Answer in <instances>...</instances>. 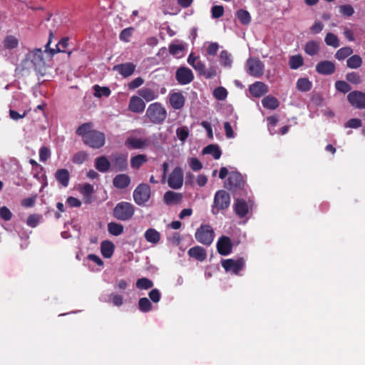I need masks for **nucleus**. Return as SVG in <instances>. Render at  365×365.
<instances>
[{
    "label": "nucleus",
    "instance_id": "1",
    "mask_svg": "<svg viewBox=\"0 0 365 365\" xmlns=\"http://www.w3.org/2000/svg\"><path fill=\"white\" fill-rule=\"evenodd\" d=\"M25 60L30 62L36 73L43 76L46 72V65L43 57V51L41 48H34L28 52Z\"/></svg>",
    "mask_w": 365,
    "mask_h": 365
},
{
    "label": "nucleus",
    "instance_id": "2",
    "mask_svg": "<svg viewBox=\"0 0 365 365\" xmlns=\"http://www.w3.org/2000/svg\"><path fill=\"white\" fill-rule=\"evenodd\" d=\"M135 211V207L132 203L123 201L116 204L113 215L118 220L128 221L133 217Z\"/></svg>",
    "mask_w": 365,
    "mask_h": 365
},
{
    "label": "nucleus",
    "instance_id": "3",
    "mask_svg": "<svg viewBox=\"0 0 365 365\" xmlns=\"http://www.w3.org/2000/svg\"><path fill=\"white\" fill-rule=\"evenodd\" d=\"M146 116L154 124H162L167 118V111L160 103L155 102L149 105Z\"/></svg>",
    "mask_w": 365,
    "mask_h": 365
},
{
    "label": "nucleus",
    "instance_id": "4",
    "mask_svg": "<svg viewBox=\"0 0 365 365\" xmlns=\"http://www.w3.org/2000/svg\"><path fill=\"white\" fill-rule=\"evenodd\" d=\"M230 204V196L225 190H218L214 197L212 212L214 215L219 213L220 210H226Z\"/></svg>",
    "mask_w": 365,
    "mask_h": 365
},
{
    "label": "nucleus",
    "instance_id": "5",
    "mask_svg": "<svg viewBox=\"0 0 365 365\" xmlns=\"http://www.w3.org/2000/svg\"><path fill=\"white\" fill-rule=\"evenodd\" d=\"M245 180L241 173L232 171L225 182V187L234 193L241 191L245 186Z\"/></svg>",
    "mask_w": 365,
    "mask_h": 365
},
{
    "label": "nucleus",
    "instance_id": "6",
    "mask_svg": "<svg viewBox=\"0 0 365 365\" xmlns=\"http://www.w3.org/2000/svg\"><path fill=\"white\" fill-rule=\"evenodd\" d=\"M195 237L198 242L209 246L214 240V230L210 225H202L196 230Z\"/></svg>",
    "mask_w": 365,
    "mask_h": 365
},
{
    "label": "nucleus",
    "instance_id": "7",
    "mask_svg": "<svg viewBox=\"0 0 365 365\" xmlns=\"http://www.w3.org/2000/svg\"><path fill=\"white\" fill-rule=\"evenodd\" d=\"M150 187L148 184H139L133 191V200L139 206H143L150 198Z\"/></svg>",
    "mask_w": 365,
    "mask_h": 365
},
{
    "label": "nucleus",
    "instance_id": "8",
    "mask_svg": "<svg viewBox=\"0 0 365 365\" xmlns=\"http://www.w3.org/2000/svg\"><path fill=\"white\" fill-rule=\"evenodd\" d=\"M246 71L251 76L259 78L264 74V65L258 58L250 57L246 62Z\"/></svg>",
    "mask_w": 365,
    "mask_h": 365
},
{
    "label": "nucleus",
    "instance_id": "9",
    "mask_svg": "<svg viewBox=\"0 0 365 365\" xmlns=\"http://www.w3.org/2000/svg\"><path fill=\"white\" fill-rule=\"evenodd\" d=\"M83 142L92 148L99 149L105 145L106 135L103 132L94 130Z\"/></svg>",
    "mask_w": 365,
    "mask_h": 365
},
{
    "label": "nucleus",
    "instance_id": "10",
    "mask_svg": "<svg viewBox=\"0 0 365 365\" xmlns=\"http://www.w3.org/2000/svg\"><path fill=\"white\" fill-rule=\"evenodd\" d=\"M111 170L115 172H123L128 169V155L116 153L110 156Z\"/></svg>",
    "mask_w": 365,
    "mask_h": 365
},
{
    "label": "nucleus",
    "instance_id": "11",
    "mask_svg": "<svg viewBox=\"0 0 365 365\" xmlns=\"http://www.w3.org/2000/svg\"><path fill=\"white\" fill-rule=\"evenodd\" d=\"M221 264L226 272H232L235 274H238L245 267V260L242 257L237 259H226L222 260Z\"/></svg>",
    "mask_w": 365,
    "mask_h": 365
},
{
    "label": "nucleus",
    "instance_id": "12",
    "mask_svg": "<svg viewBox=\"0 0 365 365\" xmlns=\"http://www.w3.org/2000/svg\"><path fill=\"white\" fill-rule=\"evenodd\" d=\"M347 101L354 108L365 109V93L361 91H353L347 95Z\"/></svg>",
    "mask_w": 365,
    "mask_h": 365
},
{
    "label": "nucleus",
    "instance_id": "13",
    "mask_svg": "<svg viewBox=\"0 0 365 365\" xmlns=\"http://www.w3.org/2000/svg\"><path fill=\"white\" fill-rule=\"evenodd\" d=\"M152 140L150 138H138L135 137H128L125 141V145L130 149H144L150 146Z\"/></svg>",
    "mask_w": 365,
    "mask_h": 365
},
{
    "label": "nucleus",
    "instance_id": "14",
    "mask_svg": "<svg viewBox=\"0 0 365 365\" xmlns=\"http://www.w3.org/2000/svg\"><path fill=\"white\" fill-rule=\"evenodd\" d=\"M168 183L170 187L173 189H179L183 184L182 170L180 167H176L170 173Z\"/></svg>",
    "mask_w": 365,
    "mask_h": 365
},
{
    "label": "nucleus",
    "instance_id": "15",
    "mask_svg": "<svg viewBox=\"0 0 365 365\" xmlns=\"http://www.w3.org/2000/svg\"><path fill=\"white\" fill-rule=\"evenodd\" d=\"M175 78L180 85H186L194 79L192 71L187 67H180L175 73Z\"/></svg>",
    "mask_w": 365,
    "mask_h": 365
},
{
    "label": "nucleus",
    "instance_id": "16",
    "mask_svg": "<svg viewBox=\"0 0 365 365\" xmlns=\"http://www.w3.org/2000/svg\"><path fill=\"white\" fill-rule=\"evenodd\" d=\"M233 244L231 239L227 236L220 237L217 242V250L220 255L227 256L232 252Z\"/></svg>",
    "mask_w": 365,
    "mask_h": 365
},
{
    "label": "nucleus",
    "instance_id": "17",
    "mask_svg": "<svg viewBox=\"0 0 365 365\" xmlns=\"http://www.w3.org/2000/svg\"><path fill=\"white\" fill-rule=\"evenodd\" d=\"M52 36H53V33H52V31H50L49 40L45 46V52L48 51L51 57H52L56 53L65 52V49L67 48V46L68 45V41H69L68 37H63L61 39V41L57 43L56 49H53V48L48 49V47H49L51 41Z\"/></svg>",
    "mask_w": 365,
    "mask_h": 365
},
{
    "label": "nucleus",
    "instance_id": "18",
    "mask_svg": "<svg viewBox=\"0 0 365 365\" xmlns=\"http://www.w3.org/2000/svg\"><path fill=\"white\" fill-rule=\"evenodd\" d=\"M169 101L173 109L180 110L185 106V98L182 92H171L169 94Z\"/></svg>",
    "mask_w": 365,
    "mask_h": 365
},
{
    "label": "nucleus",
    "instance_id": "19",
    "mask_svg": "<svg viewBox=\"0 0 365 365\" xmlns=\"http://www.w3.org/2000/svg\"><path fill=\"white\" fill-rule=\"evenodd\" d=\"M249 91L253 97L260 98L268 93V86L262 81H256L249 86Z\"/></svg>",
    "mask_w": 365,
    "mask_h": 365
},
{
    "label": "nucleus",
    "instance_id": "20",
    "mask_svg": "<svg viewBox=\"0 0 365 365\" xmlns=\"http://www.w3.org/2000/svg\"><path fill=\"white\" fill-rule=\"evenodd\" d=\"M316 71L322 75H331L336 71L335 64L330 61H322L316 65Z\"/></svg>",
    "mask_w": 365,
    "mask_h": 365
},
{
    "label": "nucleus",
    "instance_id": "21",
    "mask_svg": "<svg viewBox=\"0 0 365 365\" xmlns=\"http://www.w3.org/2000/svg\"><path fill=\"white\" fill-rule=\"evenodd\" d=\"M131 183V178L127 174H118L113 179V185L119 190L127 188Z\"/></svg>",
    "mask_w": 365,
    "mask_h": 365
},
{
    "label": "nucleus",
    "instance_id": "22",
    "mask_svg": "<svg viewBox=\"0 0 365 365\" xmlns=\"http://www.w3.org/2000/svg\"><path fill=\"white\" fill-rule=\"evenodd\" d=\"M129 110L133 113H142L145 108V103L143 100L137 96H133L130 98Z\"/></svg>",
    "mask_w": 365,
    "mask_h": 365
},
{
    "label": "nucleus",
    "instance_id": "23",
    "mask_svg": "<svg viewBox=\"0 0 365 365\" xmlns=\"http://www.w3.org/2000/svg\"><path fill=\"white\" fill-rule=\"evenodd\" d=\"M135 67L133 63H125L115 65L113 70L118 71L124 78H127L134 73Z\"/></svg>",
    "mask_w": 365,
    "mask_h": 365
},
{
    "label": "nucleus",
    "instance_id": "24",
    "mask_svg": "<svg viewBox=\"0 0 365 365\" xmlns=\"http://www.w3.org/2000/svg\"><path fill=\"white\" fill-rule=\"evenodd\" d=\"M188 255L200 262H203L207 258V252L205 248L200 246H195L189 249Z\"/></svg>",
    "mask_w": 365,
    "mask_h": 365
},
{
    "label": "nucleus",
    "instance_id": "25",
    "mask_svg": "<svg viewBox=\"0 0 365 365\" xmlns=\"http://www.w3.org/2000/svg\"><path fill=\"white\" fill-rule=\"evenodd\" d=\"M234 210L237 216L242 218L247 215L249 211L248 205L246 201L243 199H236Z\"/></svg>",
    "mask_w": 365,
    "mask_h": 365
},
{
    "label": "nucleus",
    "instance_id": "26",
    "mask_svg": "<svg viewBox=\"0 0 365 365\" xmlns=\"http://www.w3.org/2000/svg\"><path fill=\"white\" fill-rule=\"evenodd\" d=\"M95 168L101 173H106L111 169L110 161L104 155L95 159Z\"/></svg>",
    "mask_w": 365,
    "mask_h": 365
},
{
    "label": "nucleus",
    "instance_id": "27",
    "mask_svg": "<svg viewBox=\"0 0 365 365\" xmlns=\"http://www.w3.org/2000/svg\"><path fill=\"white\" fill-rule=\"evenodd\" d=\"M94 125L92 122H87L81 124L76 129V135L81 137L82 141L86 139L93 130Z\"/></svg>",
    "mask_w": 365,
    "mask_h": 365
},
{
    "label": "nucleus",
    "instance_id": "28",
    "mask_svg": "<svg viewBox=\"0 0 365 365\" xmlns=\"http://www.w3.org/2000/svg\"><path fill=\"white\" fill-rule=\"evenodd\" d=\"M182 199L181 193L175 192L173 191H167L163 195V201L168 205L178 204Z\"/></svg>",
    "mask_w": 365,
    "mask_h": 365
},
{
    "label": "nucleus",
    "instance_id": "29",
    "mask_svg": "<svg viewBox=\"0 0 365 365\" xmlns=\"http://www.w3.org/2000/svg\"><path fill=\"white\" fill-rule=\"evenodd\" d=\"M139 96L147 102L152 101L158 97V94L150 88H142L138 91Z\"/></svg>",
    "mask_w": 365,
    "mask_h": 365
},
{
    "label": "nucleus",
    "instance_id": "30",
    "mask_svg": "<svg viewBox=\"0 0 365 365\" xmlns=\"http://www.w3.org/2000/svg\"><path fill=\"white\" fill-rule=\"evenodd\" d=\"M56 180L63 187H67L69 184L70 174L68 170L65 168L58 169L55 173Z\"/></svg>",
    "mask_w": 365,
    "mask_h": 365
},
{
    "label": "nucleus",
    "instance_id": "31",
    "mask_svg": "<svg viewBox=\"0 0 365 365\" xmlns=\"http://www.w3.org/2000/svg\"><path fill=\"white\" fill-rule=\"evenodd\" d=\"M115 245L114 244L108 240H104L101 245V252L105 258H110L114 252Z\"/></svg>",
    "mask_w": 365,
    "mask_h": 365
},
{
    "label": "nucleus",
    "instance_id": "32",
    "mask_svg": "<svg viewBox=\"0 0 365 365\" xmlns=\"http://www.w3.org/2000/svg\"><path fill=\"white\" fill-rule=\"evenodd\" d=\"M144 237L148 242L156 245L160 240V233L154 228H148L144 233Z\"/></svg>",
    "mask_w": 365,
    "mask_h": 365
},
{
    "label": "nucleus",
    "instance_id": "33",
    "mask_svg": "<svg viewBox=\"0 0 365 365\" xmlns=\"http://www.w3.org/2000/svg\"><path fill=\"white\" fill-rule=\"evenodd\" d=\"M203 154H210L213 156L215 160H218L222 155V151L220 147L215 144H210L204 148Z\"/></svg>",
    "mask_w": 365,
    "mask_h": 365
},
{
    "label": "nucleus",
    "instance_id": "34",
    "mask_svg": "<svg viewBox=\"0 0 365 365\" xmlns=\"http://www.w3.org/2000/svg\"><path fill=\"white\" fill-rule=\"evenodd\" d=\"M319 49V43L314 40L307 41L304 46V51L309 56L317 55Z\"/></svg>",
    "mask_w": 365,
    "mask_h": 365
},
{
    "label": "nucleus",
    "instance_id": "35",
    "mask_svg": "<svg viewBox=\"0 0 365 365\" xmlns=\"http://www.w3.org/2000/svg\"><path fill=\"white\" fill-rule=\"evenodd\" d=\"M296 88L301 92H308L312 88V83L307 78H300L296 83Z\"/></svg>",
    "mask_w": 365,
    "mask_h": 365
},
{
    "label": "nucleus",
    "instance_id": "36",
    "mask_svg": "<svg viewBox=\"0 0 365 365\" xmlns=\"http://www.w3.org/2000/svg\"><path fill=\"white\" fill-rule=\"evenodd\" d=\"M362 63V58L359 55H351L346 60V66L351 69H357L361 66Z\"/></svg>",
    "mask_w": 365,
    "mask_h": 365
},
{
    "label": "nucleus",
    "instance_id": "37",
    "mask_svg": "<svg viewBox=\"0 0 365 365\" xmlns=\"http://www.w3.org/2000/svg\"><path fill=\"white\" fill-rule=\"evenodd\" d=\"M146 162V155L143 154H138L130 158V166L132 168L138 170Z\"/></svg>",
    "mask_w": 365,
    "mask_h": 365
},
{
    "label": "nucleus",
    "instance_id": "38",
    "mask_svg": "<svg viewBox=\"0 0 365 365\" xmlns=\"http://www.w3.org/2000/svg\"><path fill=\"white\" fill-rule=\"evenodd\" d=\"M3 44L6 49H14L19 46V39L13 35H7L4 38Z\"/></svg>",
    "mask_w": 365,
    "mask_h": 365
},
{
    "label": "nucleus",
    "instance_id": "39",
    "mask_svg": "<svg viewBox=\"0 0 365 365\" xmlns=\"http://www.w3.org/2000/svg\"><path fill=\"white\" fill-rule=\"evenodd\" d=\"M262 106L268 109L274 110L279 106L278 100L272 96H267L262 101Z\"/></svg>",
    "mask_w": 365,
    "mask_h": 365
},
{
    "label": "nucleus",
    "instance_id": "40",
    "mask_svg": "<svg viewBox=\"0 0 365 365\" xmlns=\"http://www.w3.org/2000/svg\"><path fill=\"white\" fill-rule=\"evenodd\" d=\"M304 65V58L300 54L290 56L289 60V68L292 70H297Z\"/></svg>",
    "mask_w": 365,
    "mask_h": 365
},
{
    "label": "nucleus",
    "instance_id": "41",
    "mask_svg": "<svg viewBox=\"0 0 365 365\" xmlns=\"http://www.w3.org/2000/svg\"><path fill=\"white\" fill-rule=\"evenodd\" d=\"M236 16L237 17L240 22L243 25H248L252 20L250 14L243 9H240L237 11Z\"/></svg>",
    "mask_w": 365,
    "mask_h": 365
},
{
    "label": "nucleus",
    "instance_id": "42",
    "mask_svg": "<svg viewBox=\"0 0 365 365\" xmlns=\"http://www.w3.org/2000/svg\"><path fill=\"white\" fill-rule=\"evenodd\" d=\"M80 192L84 197L85 202L91 203V195L93 192V186L89 183H86L81 187Z\"/></svg>",
    "mask_w": 365,
    "mask_h": 365
},
{
    "label": "nucleus",
    "instance_id": "43",
    "mask_svg": "<svg viewBox=\"0 0 365 365\" xmlns=\"http://www.w3.org/2000/svg\"><path fill=\"white\" fill-rule=\"evenodd\" d=\"M108 232L113 236L120 235L124 230V227L121 224L111 222L108 224Z\"/></svg>",
    "mask_w": 365,
    "mask_h": 365
},
{
    "label": "nucleus",
    "instance_id": "44",
    "mask_svg": "<svg viewBox=\"0 0 365 365\" xmlns=\"http://www.w3.org/2000/svg\"><path fill=\"white\" fill-rule=\"evenodd\" d=\"M353 53L351 47L345 46L339 48L334 54V57L339 61H343Z\"/></svg>",
    "mask_w": 365,
    "mask_h": 365
},
{
    "label": "nucleus",
    "instance_id": "45",
    "mask_svg": "<svg viewBox=\"0 0 365 365\" xmlns=\"http://www.w3.org/2000/svg\"><path fill=\"white\" fill-rule=\"evenodd\" d=\"M138 309L142 312H149L153 309V304L147 297H142L138 301Z\"/></svg>",
    "mask_w": 365,
    "mask_h": 365
},
{
    "label": "nucleus",
    "instance_id": "46",
    "mask_svg": "<svg viewBox=\"0 0 365 365\" xmlns=\"http://www.w3.org/2000/svg\"><path fill=\"white\" fill-rule=\"evenodd\" d=\"M93 90L94 96L97 98L108 97L111 93V91L108 87H102L98 85H95L93 86Z\"/></svg>",
    "mask_w": 365,
    "mask_h": 365
},
{
    "label": "nucleus",
    "instance_id": "47",
    "mask_svg": "<svg viewBox=\"0 0 365 365\" xmlns=\"http://www.w3.org/2000/svg\"><path fill=\"white\" fill-rule=\"evenodd\" d=\"M220 62L225 67H231L232 63L231 54L226 50L222 51L220 54Z\"/></svg>",
    "mask_w": 365,
    "mask_h": 365
},
{
    "label": "nucleus",
    "instance_id": "48",
    "mask_svg": "<svg viewBox=\"0 0 365 365\" xmlns=\"http://www.w3.org/2000/svg\"><path fill=\"white\" fill-rule=\"evenodd\" d=\"M324 41L327 45L332 46L333 48H338L340 45L337 36L331 32L327 34Z\"/></svg>",
    "mask_w": 365,
    "mask_h": 365
},
{
    "label": "nucleus",
    "instance_id": "49",
    "mask_svg": "<svg viewBox=\"0 0 365 365\" xmlns=\"http://www.w3.org/2000/svg\"><path fill=\"white\" fill-rule=\"evenodd\" d=\"M136 287L139 289H149L153 287V282L152 280L146 277H142L138 279L135 283Z\"/></svg>",
    "mask_w": 365,
    "mask_h": 365
},
{
    "label": "nucleus",
    "instance_id": "50",
    "mask_svg": "<svg viewBox=\"0 0 365 365\" xmlns=\"http://www.w3.org/2000/svg\"><path fill=\"white\" fill-rule=\"evenodd\" d=\"M212 95L217 101H225L228 95L227 89L222 86L217 87L214 89Z\"/></svg>",
    "mask_w": 365,
    "mask_h": 365
},
{
    "label": "nucleus",
    "instance_id": "51",
    "mask_svg": "<svg viewBox=\"0 0 365 365\" xmlns=\"http://www.w3.org/2000/svg\"><path fill=\"white\" fill-rule=\"evenodd\" d=\"M88 158V154L84 150H81L76 153L73 158L72 162L77 165L83 164Z\"/></svg>",
    "mask_w": 365,
    "mask_h": 365
},
{
    "label": "nucleus",
    "instance_id": "52",
    "mask_svg": "<svg viewBox=\"0 0 365 365\" xmlns=\"http://www.w3.org/2000/svg\"><path fill=\"white\" fill-rule=\"evenodd\" d=\"M346 81L354 85L360 84L362 82L361 76L356 72H349L346 74Z\"/></svg>",
    "mask_w": 365,
    "mask_h": 365
},
{
    "label": "nucleus",
    "instance_id": "53",
    "mask_svg": "<svg viewBox=\"0 0 365 365\" xmlns=\"http://www.w3.org/2000/svg\"><path fill=\"white\" fill-rule=\"evenodd\" d=\"M335 88L341 93H346L351 92V86L344 81H337L335 82Z\"/></svg>",
    "mask_w": 365,
    "mask_h": 365
},
{
    "label": "nucleus",
    "instance_id": "54",
    "mask_svg": "<svg viewBox=\"0 0 365 365\" xmlns=\"http://www.w3.org/2000/svg\"><path fill=\"white\" fill-rule=\"evenodd\" d=\"M169 52L173 56H177L185 50L183 44L171 43L169 45Z\"/></svg>",
    "mask_w": 365,
    "mask_h": 365
},
{
    "label": "nucleus",
    "instance_id": "55",
    "mask_svg": "<svg viewBox=\"0 0 365 365\" xmlns=\"http://www.w3.org/2000/svg\"><path fill=\"white\" fill-rule=\"evenodd\" d=\"M176 134H177L178 139L180 141L184 142L188 138L189 131H188V129L187 127L183 126V127L178 128L177 129Z\"/></svg>",
    "mask_w": 365,
    "mask_h": 365
},
{
    "label": "nucleus",
    "instance_id": "56",
    "mask_svg": "<svg viewBox=\"0 0 365 365\" xmlns=\"http://www.w3.org/2000/svg\"><path fill=\"white\" fill-rule=\"evenodd\" d=\"M339 11L343 16L348 17L352 16L354 13V9L350 4H344L340 6Z\"/></svg>",
    "mask_w": 365,
    "mask_h": 365
},
{
    "label": "nucleus",
    "instance_id": "57",
    "mask_svg": "<svg viewBox=\"0 0 365 365\" xmlns=\"http://www.w3.org/2000/svg\"><path fill=\"white\" fill-rule=\"evenodd\" d=\"M133 29L132 27L124 29L120 34V39L123 41L128 42L130 36L133 34Z\"/></svg>",
    "mask_w": 365,
    "mask_h": 365
},
{
    "label": "nucleus",
    "instance_id": "58",
    "mask_svg": "<svg viewBox=\"0 0 365 365\" xmlns=\"http://www.w3.org/2000/svg\"><path fill=\"white\" fill-rule=\"evenodd\" d=\"M212 17L214 19H218L223 16L224 8L222 6L217 5L212 7L211 9Z\"/></svg>",
    "mask_w": 365,
    "mask_h": 365
},
{
    "label": "nucleus",
    "instance_id": "59",
    "mask_svg": "<svg viewBox=\"0 0 365 365\" xmlns=\"http://www.w3.org/2000/svg\"><path fill=\"white\" fill-rule=\"evenodd\" d=\"M12 212L7 207L3 206L0 207V217L5 221L10 220L12 218Z\"/></svg>",
    "mask_w": 365,
    "mask_h": 365
},
{
    "label": "nucleus",
    "instance_id": "60",
    "mask_svg": "<svg viewBox=\"0 0 365 365\" xmlns=\"http://www.w3.org/2000/svg\"><path fill=\"white\" fill-rule=\"evenodd\" d=\"M144 83V79L142 77H138L131 81L128 84V88L130 90H134L140 86H142Z\"/></svg>",
    "mask_w": 365,
    "mask_h": 365
},
{
    "label": "nucleus",
    "instance_id": "61",
    "mask_svg": "<svg viewBox=\"0 0 365 365\" xmlns=\"http://www.w3.org/2000/svg\"><path fill=\"white\" fill-rule=\"evenodd\" d=\"M109 297L110 302L114 306L120 307L123 304V298L120 294H111Z\"/></svg>",
    "mask_w": 365,
    "mask_h": 365
},
{
    "label": "nucleus",
    "instance_id": "62",
    "mask_svg": "<svg viewBox=\"0 0 365 365\" xmlns=\"http://www.w3.org/2000/svg\"><path fill=\"white\" fill-rule=\"evenodd\" d=\"M219 44L217 42L210 43L207 47L206 51L209 56H215L219 50Z\"/></svg>",
    "mask_w": 365,
    "mask_h": 365
},
{
    "label": "nucleus",
    "instance_id": "63",
    "mask_svg": "<svg viewBox=\"0 0 365 365\" xmlns=\"http://www.w3.org/2000/svg\"><path fill=\"white\" fill-rule=\"evenodd\" d=\"M50 155H51L50 150L48 148L43 146L40 148L39 159L41 161H42V162L46 161L48 160V158L50 157Z\"/></svg>",
    "mask_w": 365,
    "mask_h": 365
},
{
    "label": "nucleus",
    "instance_id": "64",
    "mask_svg": "<svg viewBox=\"0 0 365 365\" xmlns=\"http://www.w3.org/2000/svg\"><path fill=\"white\" fill-rule=\"evenodd\" d=\"M148 296H149L150 300L154 303H158V302H160V298H161L160 292L158 289H152L148 293Z\"/></svg>",
    "mask_w": 365,
    "mask_h": 365
}]
</instances>
